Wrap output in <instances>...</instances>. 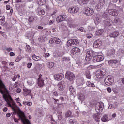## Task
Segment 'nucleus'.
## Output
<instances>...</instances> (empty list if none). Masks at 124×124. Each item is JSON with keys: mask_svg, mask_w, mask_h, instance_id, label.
Wrapping results in <instances>:
<instances>
[{"mask_svg": "<svg viewBox=\"0 0 124 124\" xmlns=\"http://www.w3.org/2000/svg\"><path fill=\"white\" fill-rule=\"evenodd\" d=\"M54 66L55 63H54L53 62H48L47 63V67H48V68H50V69H51V68H53Z\"/></svg>", "mask_w": 124, "mask_h": 124, "instance_id": "nucleus-35", "label": "nucleus"}, {"mask_svg": "<svg viewBox=\"0 0 124 124\" xmlns=\"http://www.w3.org/2000/svg\"><path fill=\"white\" fill-rule=\"evenodd\" d=\"M115 52L116 51L115 50V49H114V48L110 49L108 52V56L114 55L115 54Z\"/></svg>", "mask_w": 124, "mask_h": 124, "instance_id": "nucleus-33", "label": "nucleus"}, {"mask_svg": "<svg viewBox=\"0 0 124 124\" xmlns=\"http://www.w3.org/2000/svg\"><path fill=\"white\" fill-rule=\"evenodd\" d=\"M26 50L27 52H31V47L29 45H26Z\"/></svg>", "mask_w": 124, "mask_h": 124, "instance_id": "nucleus-42", "label": "nucleus"}, {"mask_svg": "<svg viewBox=\"0 0 124 124\" xmlns=\"http://www.w3.org/2000/svg\"><path fill=\"white\" fill-rule=\"evenodd\" d=\"M32 58L34 61H38L41 60V58L40 57L37 56L35 55H33Z\"/></svg>", "mask_w": 124, "mask_h": 124, "instance_id": "nucleus-37", "label": "nucleus"}, {"mask_svg": "<svg viewBox=\"0 0 124 124\" xmlns=\"http://www.w3.org/2000/svg\"><path fill=\"white\" fill-rule=\"evenodd\" d=\"M78 31H81V32H84V31H85V28L83 27H80V28H79Z\"/></svg>", "mask_w": 124, "mask_h": 124, "instance_id": "nucleus-55", "label": "nucleus"}, {"mask_svg": "<svg viewBox=\"0 0 124 124\" xmlns=\"http://www.w3.org/2000/svg\"><path fill=\"white\" fill-rule=\"evenodd\" d=\"M93 13H94V11L90 8L88 16L90 15H93Z\"/></svg>", "mask_w": 124, "mask_h": 124, "instance_id": "nucleus-50", "label": "nucleus"}, {"mask_svg": "<svg viewBox=\"0 0 124 124\" xmlns=\"http://www.w3.org/2000/svg\"><path fill=\"white\" fill-rule=\"evenodd\" d=\"M88 29L89 31H94L95 27H94V26H93V24H90L88 26Z\"/></svg>", "mask_w": 124, "mask_h": 124, "instance_id": "nucleus-36", "label": "nucleus"}, {"mask_svg": "<svg viewBox=\"0 0 124 124\" xmlns=\"http://www.w3.org/2000/svg\"><path fill=\"white\" fill-rule=\"evenodd\" d=\"M69 122L71 124H76V120H75V119H70Z\"/></svg>", "mask_w": 124, "mask_h": 124, "instance_id": "nucleus-49", "label": "nucleus"}, {"mask_svg": "<svg viewBox=\"0 0 124 124\" xmlns=\"http://www.w3.org/2000/svg\"><path fill=\"white\" fill-rule=\"evenodd\" d=\"M79 12V8L77 7H71L68 9V12L71 14H75Z\"/></svg>", "mask_w": 124, "mask_h": 124, "instance_id": "nucleus-10", "label": "nucleus"}, {"mask_svg": "<svg viewBox=\"0 0 124 124\" xmlns=\"http://www.w3.org/2000/svg\"><path fill=\"white\" fill-rule=\"evenodd\" d=\"M103 18H104V19H108L109 18H108V15H107V14H106V13H104V14H103Z\"/></svg>", "mask_w": 124, "mask_h": 124, "instance_id": "nucleus-47", "label": "nucleus"}, {"mask_svg": "<svg viewBox=\"0 0 124 124\" xmlns=\"http://www.w3.org/2000/svg\"><path fill=\"white\" fill-rule=\"evenodd\" d=\"M34 35V34L32 32V31H31L29 33H28L27 35V36H26V38L27 39H31L32 37H33V36Z\"/></svg>", "mask_w": 124, "mask_h": 124, "instance_id": "nucleus-24", "label": "nucleus"}, {"mask_svg": "<svg viewBox=\"0 0 124 124\" xmlns=\"http://www.w3.org/2000/svg\"><path fill=\"white\" fill-rule=\"evenodd\" d=\"M90 11V8L87 7V8H85L84 9V13H85L86 15H87L88 16L89 15V12Z\"/></svg>", "mask_w": 124, "mask_h": 124, "instance_id": "nucleus-44", "label": "nucleus"}, {"mask_svg": "<svg viewBox=\"0 0 124 124\" xmlns=\"http://www.w3.org/2000/svg\"><path fill=\"white\" fill-rule=\"evenodd\" d=\"M97 58V60L98 61V62H101V61H103V56L102 55H96Z\"/></svg>", "mask_w": 124, "mask_h": 124, "instance_id": "nucleus-38", "label": "nucleus"}, {"mask_svg": "<svg viewBox=\"0 0 124 124\" xmlns=\"http://www.w3.org/2000/svg\"><path fill=\"white\" fill-rule=\"evenodd\" d=\"M95 21L97 22V23H100L101 22V19L100 16H96L95 17Z\"/></svg>", "mask_w": 124, "mask_h": 124, "instance_id": "nucleus-46", "label": "nucleus"}, {"mask_svg": "<svg viewBox=\"0 0 124 124\" xmlns=\"http://www.w3.org/2000/svg\"><path fill=\"white\" fill-rule=\"evenodd\" d=\"M38 10V13L40 15H44V14H45V11H44V10L42 9H39Z\"/></svg>", "mask_w": 124, "mask_h": 124, "instance_id": "nucleus-41", "label": "nucleus"}, {"mask_svg": "<svg viewBox=\"0 0 124 124\" xmlns=\"http://www.w3.org/2000/svg\"><path fill=\"white\" fill-rule=\"evenodd\" d=\"M104 4H105V1L104 0H100L97 4L96 5L95 9L97 11H100L103 8Z\"/></svg>", "mask_w": 124, "mask_h": 124, "instance_id": "nucleus-7", "label": "nucleus"}, {"mask_svg": "<svg viewBox=\"0 0 124 124\" xmlns=\"http://www.w3.org/2000/svg\"><path fill=\"white\" fill-rule=\"evenodd\" d=\"M93 62H98L96 56H93Z\"/></svg>", "mask_w": 124, "mask_h": 124, "instance_id": "nucleus-48", "label": "nucleus"}, {"mask_svg": "<svg viewBox=\"0 0 124 124\" xmlns=\"http://www.w3.org/2000/svg\"><path fill=\"white\" fill-rule=\"evenodd\" d=\"M5 50L6 51H7V52H11V51H12V48H11V47H9V48L6 47V48H5Z\"/></svg>", "mask_w": 124, "mask_h": 124, "instance_id": "nucleus-54", "label": "nucleus"}, {"mask_svg": "<svg viewBox=\"0 0 124 124\" xmlns=\"http://www.w3.org/2000/svg\"><path fill=\"white\" fill-rule=\"evenodd\" d=\"M33 22H34V17L32 16L29 17L28 20V23L29 25H31Z\"/></svg>", "mask_w": 124, "mask_h": 124, "instance_id": "nucleus-27", "label": "nucleus"}, {"mask_svg": "<svg viewBox=\"0 0 124 124\" xmlns=\"http://www.w3.org/2000/svg\"><path fill=\"white\" fill-rule=\"evenodd\" d=\"M16 100L17 103H20L21 102V99L19 98H16Z\"/></svg>", "mask_w": 124, "mask_h": 124, "instance_id": "nucleus-61", "label": "nucleus"}, {"mask_svg": "<svg viewBox=\"0 0 124 124\" xmlns=\"http://www.w3.org/2000/svg\"><path fill=\"white\" fill-rule=\"evenodd\" d=\"M104 108V104L102 102H98L95 106V110L97 113H101Z\"/></svg>", "mask_w": 124, "mask_h": 124, "instance_id": "nucleus-4", "label": "nucleus"}, {"mask_svg": "<svg viewBox=\"0 0 124 124\" xmlns=\"http://www.w3.org/2000/svg\"><path fill=\"white\" fill-rule=\"evenodd\" d=\"M5 23V17L4 16H0V24L1 26H4Z\"/></svg>", "mask_w": 124, "mask_h": 124, "instance_id": "nucleus-22", "label": "nucleus"}, {"mask_svg": "<svg viewBox=\"0 0 124 124\" xmlns=\"http://www.w3.org/2000/svg\"><path fill=\"white\" fill-rule=\"evenodd\" d=\"M36 2L39 5H43L45 3L44 0H36Z\"/></svg>", "mask_w": 124, "mask_h": 124, "instance_id": "nucleus-39", "label": "nucleus"}, {"mask_svg": "<svg viewBox=\"0 0 124 124\" xmlns=\"http://www.w3.org/2000/svg\"><path fill=\"white\" fill-rule=\"evenodd\" d=\"M64 78V75L63 74L60 73L54 75V79L56 81H61Z\"/></svg>", "mask_w": 124, "mask_h": 124, "instance_id": "nucleus-9", "label": "nucleus"}, {"mask_svg": "<svg viewBox=\"0 0 124 124\" xmlns=\"http://www.w3.org/2000/svg\"><path fill=\"white\" fill-rule=\"evenodd\" d=\"M67 25L70 29H77L78 28V25L73 23V20L70 18H68L67 20Z\"/></svg>", "mask_w": 124, "mask_h": 124, "instance_id": "nucleus-2", "label": "nucleus"}, {"mask_svg": "<svg viewBox=\"0 0 124 124\" xmlns=\"http://www.w3.org/2000/svg\"><path fill=\"white\" fill-rule=\"evenodd\" d=\"M93 118L95 119V121L98 122L100 120L101 117L99 116V114L96 113L93 114Z\"/></svg>", "mask_w": 124, "mask_h": 124, "instance_id": "nucleus-23", "label": "nucleus"}, {"mask_svg": "<svg viewBox=\"0 0 124 124\" xmlns=\"http://www.w3.org/2000/svg\"><path fill=\"white\" fill-rule=\"evenodd\" d=\"M86 85L90 88H94V87H95L94 83L91 82L90 81H87L86 82Z\"/></svg>", "mask_w": 124, "mask_h": 124, "instance_id": "nucleus-30", "label": "nucleus"}, {"mask_svg": "<svg viewBox=\"0 0 124 124\" xmlns=\"http://www.w3.org/2000/svg\"><path fill=\"white\" fill-rule=\"evenodd\" d=\"M69 61H70V58L69 57H63L61 60L62 63H64V64L69 62Z\"/></svg>", "mask_w": 124, "mask_h": 124, "instance_id": "nucleus-19", "label": "nucleus"}, {"mask_svg": "<svg viewBox=\"0 0 124 124\" xmlns=\"http://www.w3.org/2000/svg\"><path fill=\"white\" fill-rule=\"evenodd\" d=\"M94 54V51L93 50H89L87 52V57H93V54Z\"/></svg>", "mask_w": 124, "mask_h": 124, "instance_id": "nucleus-34", "label": "nucleus"}, {"mask_svg": "<svg viewBox=\"0 0 124 124\" xmlns=\"http://www.w3.org/2000/svg\"><path fill=\"white\" fill-rule=\"evenodd\" d=\"M23 93L24 95H30V96H31V91L28 88L23 89Z\"/></svg>", "mask_w": 124, "mask_h": 124, "instance_id": "nucleus-16", "label": "nucleus"}, {"mask_svg": "<svg viewBox=\"0 0 124 124\" xmlns=\"http://www.w3.org/2000/svg\"><path fill=\"white\" fill-rule=\"evenodd\" d=\"M92 57H88V55H86V57L85 58V60L87 61V62H89L91 60V58Z\"/></svg>", "mask_w": 124, "mask_h": 124, "instance_id": "nucleus-59", "label": "nucleus"}, {"mask_svg": "<svg viewBox=\"0 0 124 124\" xmlns=\"http://www.w3.org/2000/svg\"><path fill=\"white\" fill-rule=\"evenodd\" d=\"M103 32H104L103 29H100L96 31L95 35H97V36H99V35H101V34H102Z\"/></svg>", "mask_w": 124, "mask_h": 124, "instance_id": "nucleus-31", "label": "nucleus"}, {"mask_svg": "<svg viewBox=\"0 0 124 124\" xmlns=\"http://www.w3.org/2000/svg\"><path fill=\"white\" fill-rule=\"evenodd\" d=\"M97 72H99L98 74V76L99 77L101 78L102 76H104L107 73L108 71L106 69H102L101 70L97 71Z\"/></svg>", "mask_w": 124, "mask_h": 124, "instance_id": "nucleus-14", "label": "nucleus"}, {"mask_svg": "<svg viewBox=\"0 0 124 124\" xmlns=\"http://www.w3.org/2000/svg\"><path fill=\"white\" fill-rule=\"evenodd\" d=\"M44 56L45 57V58H48V57H50V53H46V54H45Z\"/></svg>", "mask_w": 124, "mask_h": 124, "instance_id": "nucleus-57", "label": "nucleus"}, {"mask_svg": "<svg viewBox=\"0 0 124 124\" xmlns=\"http://www.w3.org/2000/svg\"><path fill=\"white\" fill-rule=\"evenodd\" d=\"M17 75L14 76L13 78H12V80L14 81H16V79H17Z\"/></svg>", "mask_w": 124, "mask_h": 124, "instance_id": "nucleus-62", "label": "nucleus"}, {"mask_svg": "<svg viewBox=\"0 0 124 124\" xmlns=\"http://www.w3.org/2000/svg\"><path fill=\"white\" fill-rule=\"evenodd\" d=\"M87 38H92V37H93V34H92V33H88L86 35Z\"/></svg>", "mask_w": 124, "mask_h": 124, "instance_id": "nucleus-53", "label": "nucleus"}, {"mask_svg": "<svg viewBox=\"0 0 124 124\" xmlns=\"http://www.w3.org/2000/svg\"><path fill=\"white\" fill-rule=\"evenodd\" d=\"M0 92L3 95V98L7 102L8 106L11 108H19V107L15 105V104H13V99L11 97V96L9 94V92L5 85L2 82V81L0 79Z\"/></svg>", "mask_w": 124, "mask_h": 124, "instance_id": "nucleus-1", "label": "nucleus"}, {"mask_svg": "<svg viewBox=\"0 0 124 124\" xmlns=\"http://www.w3.org/2000/svg\"><path fill=\"white\" fill-rule=\"evenodd\" d=\"M85 74H86L87 79H91V73L90 72V71H89L88 70H86L85 71Z\"/></svg>", "mask_w": 124, "mask_h": 124, "instance_id": "nucleus-40", "label": "nucleus"}, {"mask_svg": "<svg viewBox=\"0 0 124 124\" xmlns=\"http://www.w3.org/2000/svg\"><path fill=\"white\" fill-rule=\"evenodd\" d=\"M78 99L81 101H84L85 99V95L81 93H79L78 95Z\"/></svg>", "mask_w": 124, "mask_h": 124, "instance_id": "nucleus-25", "label": "nucleus"}, {"mask_svg": "<svg viewBox=\"0 0 124 124\" xmlns=\"http://www.w3.org/2000/svg\"><path fill=\"white\" fill-rule=\"evenodd\" d=\"M21 60H22V57H21V56H18L17 58H16V62H20V61H21Z\"/></svg>", "mask_w": 124, "mask_h": 124, "instance_id": "nucleus-51", "label": "nucleus"}, {"mask_svg": "<svg viewBox=\"0 0 124 124\" xmlns=\"http://www.w3.org/2000/svg\"><path fill=\"white\" fill-rule=\"evenodd\" d=\"M49 43L51 44H53V43L60 44V43H61V40L57 37L52 38L49 40Z\"/></svg>", "mask_w": 124, "mask_h": 124, "instance_id": "nucleus-13", "label": "nucleus"}, {"mask_svg": "<svg viewBox=\"0 0 124 124\" xmlns=\"http://www.w3.org/2000/svg\"><path fill=\"white\" fill-rule=\"evenodd\" d=\"M101 120L102 122H108L109 121V117H108L107 115L105 114L102 117Z\"/></svg>", "mask_w": 124, "mask_h": 124, "instance_id": "nucleus-26", "label": "nucleus"}, {"mask_svg": "<svg viewBox=\"0 0 124 124\" xmlns=\"http://www.w3.org/2000/svg\"><path fill=\"white\" fill-rule=\"evenodd\" d=\"M119 62V61L116 59H112L108 61V64L109 65H112V64H117Z\"/></svg>", "mask_w": 124, "mask_h": 124, "instance_id": "nucleus-21", "label": "nucleus"}, {"mask_svg": "<svg viewBox=\"0 0 124 124\" xmlns=\"http://www.w3.org/2000/svg\"><path fill=\"white\" fill-rule=\"evenodd\" d=\"M110 35L111 37H113L115 38L116 37H118V36L120 35V33H119V32L118 31H115L111 33Z\"/></svg>", "mask_w": 124, "mask_h": 124, "instance_id": "nucleus-32", "label": "nucleus"}, {"mask_svg": "<svg viewBox=\"0 0 124 124\" xmlns=\"http://www.w3.org/2000/svg\"><path fill=\"white\" fill-rule=\"evenodd\" d=\"M69 91L71 95H73V94L75 93L76 90H75V89H74V88L73 87V86H70L69 87Z\"/></svg>", "mask_w": 124, "mask_h": 124, "instance_id": "nucleus-29", "label": "nucleus"}, {"mask_svg": "<svg viewBox=\"0 0 124 124\" xmlns=\"http://www.w3.org/2000/svg\"><path fill=\"white\" fill-rule=\"evenodd\" d=\"M108 13L112 16H117L118 15V11L115 9L109 10Z\"/></svg>", "mask_w": 124, "mask_h": 124, "instance_id": "nucleus-20", "label": "nucleus"}, {"mask_svg": "<svg viewBox=\"0 0 124 124\" xmlns=\"http://www.w3.org/2000/svg\"><path fill=\"white\" fill-rule=\"evenodd\" d=\"M104 24L106 26H112L113 25V21L110 18H107L106 20H104Z\"/></svg>", "mask_w": 124, "mask_h": 124, "instance_id": "nucleus-17", "label": "nucleus"}, {"mask_svg": "<svg viewBox=\"0 0 124 124\" xmlns=\"http://www.w3.org/2000/svg\"><path fill=\"white\" fill-rule=\"evenodd\" d=\"M52 94L54 96H58V92L57 91L52 92Z\"/></svg>", "mask_w": 124, "mask_h": 124, "instance_id": "nucleus-56", "label": "nucleus"}, {"mask_svg": "<svg viewBox=\"0 0 124 124\" xmlns=\"http://www.w3.org/2000/svg\"><path fill=\"white\" fill-rule=\"evenodd\" d=\"M38 85L39 87H43L44 86V79H43L42 75L39 76L38 78Z\"/></svg>", "mask_w": 124, "mask_h": 124, "instance_id": "nucleus-11", "label": "nucleus"}, {"mask_svg": "<svg viewBox=\"0 0 124 124\" xmlns=\"http://www.w3.org/2000/svg\"><path fill=\"white\" fill-rule=\"evenodd\" d=\"M78 44H79V41L76 39L69 40L67 42V46L70 48H72V47H74L76 45H78Z\"/></svg>", "mask_w": 124, "mask_h": 124, "instance_id": "nucleus-3", "label": "nucleus"}, {"mask_svg": "<svg viewBox=\"0 0 124 124\" xmlns=\"http://www.w3.org/2000/svg\"><path fill=\"white\" fill-rule=\"evenodd\" d=\"M108 110H115V109H116V107H115V106H114L113 104H110L108 107Z\"/></svg>", "mask_w": 124, "mask_h": 124, "instance_id": "nucleus-45", "label": "nucleus"}, {"mask_svg": "<svg viewBox=\"0 0 124 124\" xmlns=\"http://www.w3.org/2000/svg\"><path fill=\"white\" fill-rule=\"evenodd\" d=\"M90 1V0H79L78 2L79 4L81 5H83V4H87L88 2Z\"/></svg>", "mask_w": 124, "mask_h": 124, "instance_id": "nucleus-28", "label": "nucleus"}, {"mask_svg": "<svg viewBox=\"0 0 124 124\" xmlns=\"http://www.w3.org/2000/svg\"><path fill=\"white\" fill-rule=\"evenodd\" d=\"M67 18V15L66 14L60 15L56 18V21L57 23H61L63 21H65Z\"/></svg>", "mask_w": 124, "mask_h": 124, "instance_id": "nucleus-8", "label": "nucleus"}, {"mask_svg": "<svg viewBox=\"0 0 124 124\" xmlns=\"http://www.w3.org/2000/svg\"><path fill=\"white\" fill-rule=\"evenodd\" d=\"M104 82L106 85L110 86L114 82V78L112 76H107L105 78Z\"/></svg>", "mask_w": 124, "mask_h": 124, "instance_id": "nucleus-5", "label": "nucleus"}, {"mask_svg": "<svg viewBox=\"0 0 124 124\" xmlns=\"http://www.w3.org/2000/svg\"><path fill=\"white\" fill-rule=\"evenodd\" d=\"M65 77L67 80L71 81H74L75 79V75H74V74L68 71L66 73Z\"/></svg>", "mask_w": 124, "mask_h": 124, "instance_id": "nucleus-6", "label": "nucleus"}, {"mask_svg": "<svg viewBox=\"0 0 124 124\" xmlns=\"http://www.w3.org/2000/svg\"><path fill=\"white\" fill-rule=\"evenodd\" d=\"M120 22V18L117 17L114 20L115 24H118Z\"/></svg>", "mask_w": 124, "mask_h": 124, "instance_id": "nucleus-52", "label": "nucleus"}, {"mask_svg": "<svg viewBox=\"0 0 124 124\" xmlns=\"http://www.w3.org/2000/svg\"><path fill=\"white\" fill-rule=\"evenodd\" d=\"M107 90L108 93H111V92H112V89H111V88L110 87L107 88Z\"/></svg>", "mask_w": 124, "mask_h": 124, "instance_id": "nucleus-63", "label": "nucleus"}, {"mask_svg": "<svg viewBox=\"0 0 124 124\" xmlns=\"http://www.w3.org/2000/svg\"><path fill=\"white\" fill-rule=\"evenodd\" d=\"M102 45V41L101 40H96L94 41L93 46L95 48H98V47H100V46Z\"/></svg>", "mask_w": 124, "mask_h": 124, "instance_id": "nucleus-15", "label": "nucleus"}, {"mask_svg": "<svg viewBox=\"0 0 124 124\" xmlns=\"http://www.w3.org/2000/svg\"><path fill=\"white\" fill-rule=\"evenodd\" d=\"M7 110H8V108L7 107H4L3 108V112H7Z\"/></svg>", "mask_w": 124, "mask_h": 124, "instance_id": "nucleus-64", "label": "nucleus"}, {"mask_svg": "<svg viewBox=\"0 0 124 124\" xmlns=\"http://www.w3.org/2000/svg\"><path fill=\"white\" fill-rule=\"evenodd\" d=\"M80 52H81L80 48L78 47H75L71 50V55H75L77 54V53H80Z\"/></svg>", "mask_w": 124, "mask_h": 124, "instance_id": "nucleus-18", "label": "nucleus"}, {"mask_svg": "<svg viewBox=\"0 0 124 124\" xmlns=\"http://www.w3.org/2000/svg\"><path fill=\"white\" fill-rule=\"evenodd\" d=\"M58 120L59 121H61L62 119V115L60 114L58 116Z\"/></svg>", "mask_w": 124, "mask_h": 124, "instance_id": "nucleus-60", "label": "nucleus"}, {"mask_svg": "<svg viewBox=\"0 0 124 124\" xmlns=\"http://www.w3.org/2000/svg\"><path fill=\"white\" fill-rule=\"evenodd\" d=\"M64 81H62L57 85L58 90L60 92H62L64 90Z\"/></svg>", "mask_w": 124, "mask_h": 124, "instance_id": "nucleus-12", "label": "nucleus"}, {"mask_svg": "<svg viewBox=\"0 0 124 124\" xmlns=\"http://www.w3.org/2000/svg\"><path fill=\"white\" fill-rule=\"evenodd\" d=\"M72 112L70 111H68L67 112H66L65 113V117L66 118H68L69 117H71L72 115Z\"/></svg>", "mask_w": 124, "mask_h": 124, "instance_id": "nucleus-43", "label": "nucleus"}, {"mask_svg": "<svg viewBox=\"0 0 124 124\" xmlns=\"http://www.w3.org/2000/svg\"><path fill=\"white\" fill-rule=\"evenodd\" d=\"M32 65V63H28L27 64V67L28 68H31Z\"/></svg>", "mask_w": 124, "mask_h": 124, "instance_id": "nucleus-58", "label": "nucleus"}]
</instances>
